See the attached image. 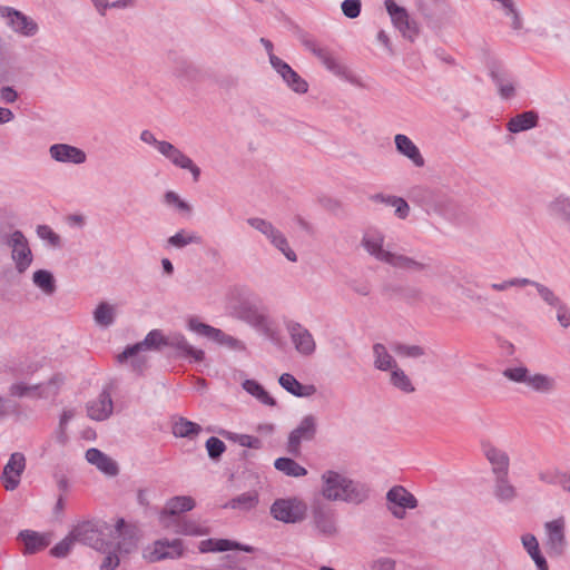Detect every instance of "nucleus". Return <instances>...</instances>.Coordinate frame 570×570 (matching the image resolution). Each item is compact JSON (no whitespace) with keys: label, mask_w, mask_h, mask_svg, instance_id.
<instances>
[{"label":"nucleus","mask_w":570,"mask_h":570,"mask_svg":"<svg viewBox=\"0 0 570 570\" xmlns=\"http://www.w3.org/2000/svg\"><path fill=\"white\" fill-rule=\"evenodd\" d=\"M206 448L212 459L219 458L226 449L224 442L214 436L207 440Z\"/></svg>","instance_id":"nucleus-51"},{"label":"nucleus","mask_w":570,"mask_h":570,"mask_svg":"<svg viewBox=\"0 0 570 570\" xmlns=\"http://www.w3.org/2000/svg\"><path fill=\"white\" fill-rule=\"evenodd\" d=\"M33 283L47 294H52L56 289L53 276L45 269L33 274Z\"/></svg>","instance_id":"nucleus-45"},{"label":"nucleus","mask_w":570,"mask_h":570,"mask_svg":"<svg viewBox=\"0 0 570 570\" xmlns=\"http://www.w3.org/2000/svg\"><path fill=\"white\" fill-rule=\"evenodd\" d=\"M498 82V86H499V90H500V95L508 99V98H511L513 95H514V87L512 83H503L501 80H497Z\"/></svg>","instance_id":"nucleus-60"},{"label":"nucleus","mask_w":570,"mask_h":570,"mask_svg":"<svg viewBox=\"0 0 570 570\" xmlns=\"http://www.w3.org/2000/svg\"><path fill=\"white\" fill-rule=\"evenodd\" d=\"M316 433V421L312 415L305 416L299 425L293 430L288 438L287 451L294 456L301 453V443L303 441H311Z\"/></svg>","instance_id":"nucleus-10"},{"label":"nucleus","mask_w":570,"mask_h":570,"mask_svg":"<svg viewBox=\"0 0 570 570\" xmlns=\"http://www.w3.org/2000/svg\"><path fill=\"white\" fill-rule=\"evenodd\" d=\"M322 494L327 500L360 502L365 498L362 488L337 472L327 471L322 475Z\"/></svg>","instance_id":"nucleus-3"},{"label":"nucleus","mask_w":570,"mask_h":570,"mask_svg":"<svg viewBox=\"0 0 570 570\" xmlns=\"http://www.w3.org/2000/svg\"><path fill=\"white\" fill-rule=\"evenodd\" d=\"M75 542L76 541L70 532L67 538H65L62 541H60L51 549V554L58 558L66 557L71 550Z\"/></svg>","instance_id":"nucleus-49"},{"label":"nucleus","mask_w":570,"mask_h":570,"mask_svg":"<svg viewBox=\"0 0 570 570\" xmlns=\"http://www.w3.org/2000/svg\"><path fill=\"white\" fill-rule=\"evenodd\" d=\"M168 244L178 248L185 247L189 244H199L202 238L194 234H188L185 230L178 232L176 235L168 238Z\"/></svg>","instance_id":"nucleus-47"},{"label":"nucleus","mask_w":570,"mask_h":570,"mask_svg":"<svg viewBox=\"0 0 570 570\" xmlns=\"http://www.w3.org/2000/svg\"><path fill=\"white\" fill-rule=\"evenodd\" d=\"M0 16L8 20L9 26L24 36H32L37 31V24L20 11L9 7H0Z\"/></svg>","instance_id":"nucleus-21"},{"label":"nucleus","mask_w":570,"mask_h":570,"mask_svg":"<svg viewBox=\"0 0 570 570\" xmlns=\"http://www.w3.org/2000/svg\"><path fill=\"white\" fill-rule=\"evenodd\" d=\"M483 452L491 463L492 471L495 475L508 474L509 456L503 450L490 443H485L483 444Z\"/></svg>","instance_id":"nucleus-23"},{"label":"nucleus","mask_w":570,"mask_h":570,"mask_svg":"<svg viewBox=\"0 0 570 570\" xmlns=\"http://www.w3.org/2000/svg\"><path fill=\"white\" fill-rule=\"evenodd\" d=\"M391 383L399 390L405 393L414 392V385L412 384L410 377L404 373L400 367H394L391 370Z\"/></svg>","instance_id":"nucleus-44"},{"label":"nucleus","mask_w":570,"mask_h":570,"mask_svg":"<svg viewBox=\"0 0 570 570\" xmlns=\"http://www.w3.org/2000/svg\"><path fill=\"white\" fill-rule=\"evenodd\" d=\"M372 200L376 203H384L389 206H392L395 208V215L399 218H406L410 212L409 204L401 197L396 196H386L383 194H376L372 196Z\"/></svg>","instance_id":"nucleus-34"},{"label":"nucleus","mask_w":570,"mask_h":570,"mask_svg":"<svg viewBox=\"0 0 570 570\" xmlns=\"http://www.w3.org/2000/svg\"><path fill=\"white\" fill-rule=\"evenodd\" d=\"M71 534L76 542L87 544L96 550H101L107 542L101 539V530L91 521L77 524L71 530Z\"/></svg>","instance_id":"nucleus-15"},{"label":"nucleus","mask_w":570,"mask_h":570,"mask_svg":"<svg viewBox=\"0 0 570 570\" xmlns=\"http://www.w3.org/2000/svg\"><path fill=\"white\" fill-rule=\"evenodd\" d=\"M183 540H157L151 546L147 547L144 551L146 561L154 563L165 559H177L184 554Z\"/></svg>","instance_id":"nucleus-7"},{"label":"nucleus","mask_w":570,"mask_h":570,"mask_svg":"<svg viewBox=\"0 0 570 570\" xmlns=\"http://www.w3.org/2000/svg\"><path fill=\"white\" fill-rule=\"evenodd\" d=\"M395 146L397 151L411 159L415 166L422 167L424 165V158L419 148L407 136L401 134L396 135Z\"/></svg>","instance_id":"nucleus-27"},{"label":"nucleus","mask_w":570,"mask_h":570,"mask_svg":"<svg viewBox=\"0 0 570 570\" xmlns=\"http://www.w3.org/2000/svg\"><path fill=\"white\" fill-rule=\"evenodd\" d=\"M396 268L401 269H407V271H422L424 268V264L407 257L405 255L395 254L392 252H389L387 256L383 261Z\"/></svg>","instance_id":"nucleus-33"},{"label":"nucleus","mask_w":570,"mask_h":570,"mask_svg":"<svg viewBox=\"0 0 570 570\" xmlns=\"http://www.w3.org/2000/svg\"><path fill=\"white\" fill-rule=\"evenodd\" d=\"M86 459L108 475H116L118 473L117 463L98 449H89L86 452Z\"/></svg>","instance_id":"nucleus-28"},{"label":"nucleus","mask_w":570,"mask_h":570,"mask_svg":"<svg viewBox=\"0 0 570 570\" xmlns=\"http://www.w3.org/2000/svg\"><path fill=\"white\" fill-rule=\"evenodd\" d=\"M20 539L24 544V553H36L47 548L50 543L49 538L33 531L21 532Z\"/></svg>","instance_id":"nucleus-31"},{"label":"nucleus","mask_w":570,"mask_h":570,"mask_svg":"<svg viewBox=\"0 0 570 570\" xmlns=\"http://www.w3.org/2000/svg\"><path fill=\"white\" fill-rule=\"evenodd\" d=\"M51 157L58 161L81 164L86 160V154L70 145L58 144L50 147Z\"/></svg>","instance_id":"nucleus-25"},{"label":"nucleus","mask_w":570,"mask_h":570,"mask_svg":"<svg viewBox=\"0 0 570 570\" xmlns=\"http://www.w3.org/2000/svg\"><path fill=\"white\" fill-rule=\"evenodd\" d=\"M184 354L194 358L196 362L203 361L204 356H205V353L202 350H197V348L193 347L191 345L187 346Z\"/></svg>","instance_id":"nucleus-61"},{"label":"nucleus","mask_w":570,"mask_h":570,"mask_svg":"<svg viewBox=\"0 0 570 570\" xmlns=\"http://www.w3.org/2000/svg\"><path fill=\"white\" fill-rule=\"evenodd\" d=\"M384 238L379 232H368L363 238V244L367 252L379 261H384L390 250L383 249Z\"/></svg>","instance_id":"nucleus-32"},{"label":"nucleus","mask_w":570,"mask_h":570,"mask_svg":"<svg viewBox=\"0 0 570 570\" xmlns=\"http://www.w3.org/2000/svg\"><path fill=\"white\" fill-rule=\"evenodd\" d=\"M9 246L12 248L11 256L17 271L24 273L32 263V253L27 238L21 232L16 230L10 237Z\"/></svg>","instance_id":"nucleus-11"},{"label":"nucleus","mask_w":570,"mask_h":570,"mask_svg":"<svg viewBox=\"0 0 570 570\" xmlns=\"http://www.w3.org/2000/svg\"><path fill=\"white\" fill-rule=\"evenodd\" d=\"M234 440L245 448L259 449L262 446V441L253 435L239 434Z\"/></svg>","instance_id":"nucleus-54"},{"label":"nucleus","mask_w":570,"mask_h":570,"mask_svg":"<svg viewBox=\"0 0 570 570\" xmlns=\"http://www.w3.org/2000/svg\"><path fill=\"white\" fill-rule=\"evenodd\" d=\"M188 327L190 331L199 335L206 336L222 345H226L232 350H245V344L242 341L224 333L219 328H215L208 324L200 322L197 317H190L188 320Z\"/></svg>","instance_id":"nucleus-9"},{"label":"nucleus","mask_w":570,"mask_h":570,"mask_svg":"<svg viewBox=\"0 0 570 570\" xmlns=\"http://www.w3.org/2000/svg\"><path fill=\"white\" fill-rule=\"evenodd\" d=\"M165 199L168 204H177V206L183 209V210H187L189 212L190 210V206L183 202L179 196L174 193V191H168L166 195H165Z\"/></svg>","instance_id":"nucleus-58"},{"label":"nucleus","mask_w":570,"mask_h":570,"mask_svg":"<svg viewBox=\"0 0 570 570\" xmlns=\"http://www.w3.org/2000/svg\"><path fill=\"white\" fill-rule=\"evenodd\" d=\"M26 469V458L22 453H12L4 465L1 481L7 491H13L20 483V478Z\"/></svg>","instance_id":"nucleus-14"},{"label":"nucleus","mask_w":570,"mask_h":570,"mask_svg":"<svg viewBox=\"0 0 570 570\" xmlns=\"http://www.w3.org/2000/svg\"><path fill=\"white\" fill-rule=\"evenodd\" d=\"M140 139L146 144H153L157 147L158 142H161L160 140H157L153 132L149 130H144L140 135Z\"/></svg>","instance_id":"nucleus-63"},{"label":"nucleus","mask_w":570,"mask_h":570,"mask_svg":"<svg viewBox=\"0 0 570 570\" xmlns=\"http://www.w3.org/2000/svg\"><path fill=\"white\" fill-rule=\"evenodd\" d=\"M306 47L321 60V62L336 76L353 81L350 70L336 59L333 52L314 41H307Z\"/></svg>","instance_id":"nucleus-13"},{"label":"nucleus","mask_w":570,"mask_h":570,"mask_svg":"<svg viewBox=\"0 0 570 570\" xmlns=\"http://www.w3.org/2000/svg\"><path fill=\"white\" fill-rule=\"evenodd\" d=\"M393 350L401 356L405 357H419L424 354V351L421 346L417 345H404V344H395Z\"/></svg>","instance_id":"nucleus-50"},{"label":"nucleus","mask_w":570,"mask_h":570,"mask_svg":"<svg viewBox=\"0 0 570 570\" xmlns=\"http://www.w3.org/2000/svg\"><path fill=\"white\" fill-rule=\"evenodd\" d=\"M538 115L533 111H525L511 118L508 128L512 132L530 129L537 125Z\"/></svg>","instance_id":"nucleus-35"},{"label":"nucleus","mask_w":570,"mask_h":570,"mask_svg":"<svg viewBox=\"0 0 570 570\" xmlns=\"http://www.w3.org/2000/svg\"><path fill=\"white\" fill-rule=\"evenodd\" d=\"M557 317L562 326H570V311L567 307L559 306Z\"/></svg>","instance_id":"nucleus-59"},{"label":"nucleus","mask_w":570,"mask_h":570,"mask_svg":"<svg viewBox=\"0 0 570 570\" xmlns=\"http://www.w3.org/2000/svg\"><path fill=\"white\" fill-rule=\"evenodd\" d=\"M271 63L294 91L298 94H304L307 91V82L301 78V76L295 72L291 66H288L275 55H271Z\"/></svg>","instance_id":"nucleus-20"},{"label":"nucleus","mask_w":570,"mask_h":570,"mask_svg":"<svg viewBox=\"0 0 570 570\" xmlns=\"http://www.w3.org/2000/svg\"><path fill=\"white\" fill-rule=\"evenodd\" d=\"M114 317L115 308L107 303H101L95 311V321L101 326L110 325Z\"/></svg>","instance_id":"nucleus-46"},{"label":"nucleus","mask_w":570,"mask_h":570,"mask_svg":"<svg viewBox=\"0 0 570 570\" xmlns=\"http://www.w3.org/2000/svg\"><path fill=\"white\" fill-rule=\"evenodd\" d=\"M49 386L42 387L40 385H26L23 383H16L10 387V394L13 396H39V397H46L48 396V390Z\"/></svg>","instance_id":"nucleus-40"},{"label":"nucleus","mask_w":570,"mask_h":570,"mask_svg":"<svg viewBox=\"0 0 570 570\" xmlns=\"http://www.w3.org/2000/svg\"><path fill=\"white\" fill-rule=\"evenodd\" d=\"M171 528L175 533L184 535H206L209 533V528L205 523L186 518L177 519Z\"/></svg>","instance_id":"nucleus-29"},{"label":"nucleus","mask_w":570,"mask_h":570,"mask_svg":"<svg viewBox=\"0 0 570 570\" xmlns=\"http://www.w3.org/2000/svg\"><path fill=\"white\" fill-rule=\"evenodd\" d=\"M538 292L540 296L550 305H558L559 299L554 296V294L547 287L537 284Z\"/></svg>","instance_id":"nucleus-57"},{"label":"nucleus","mask_w":570,"mask_h":570,"mask_svg":"<svg viewBox=\"0 0 570 570\" xmlns=\"http://www.w3.org/2000/svg\"><path fill=\"white\" fill-rule=\"evenodd\" d=\"M306 504L296 498L278 499L271 507L272 515L279 521L286 523H296L302 521L306 515Z\"/></svg>","instance_id":"nucleus-6"},{"label":"nucleus","mask_w":570,"mask_h":570,"mask_svg":"<svg viewBox=\"0 0 570 570\" xmlns=\"http://www.w3.org/2000/svg\"><path fill=\"white\" fill-rule=\"evenodd\" d=\"M522 543L530 556L535 554V553H538V551H540L539 543H538L535 537L532 534H524L522 537Z\"/></svg>","instance_id":"nucleus-56"},{"label":"nucleus","mask_w":570,"mask_h":570,"mask_svg":"<svg viewBox=\"0 0 570 570\" xmlns=\"http://www.w3.org/2000/svg\"><path fill=\"white\" fill-rule=\"evenodd\" d=\"M1 98L6 102H13L17 99V92L10 87H4L1 89Z\"/></svg>","instance_id":"nucleus-62"},{"label":"nucleus","mask_w":570,"mask_h":570,"mask_svg":"<svg viewBox=\"0 0 570 570\" xmlns=\"http://www.w3.org/2000/svg\"><path fill=\"white\" fill-rule=\"evenodd\" d=\"M258 503V494L255 491L243 493L234 498L226 507L232 509L249 510Z\"/></svg>","instance_id":"nucleus-43"},{"label":"nucleus","mask_w":570,"mask_h":570,"mask_svg":"<svg viewBox=\"0 0 570 570\" xmlns=\"http://www.w3.org/2000/svg\"><path fill=\"white\" fill-rule=\"evenodd\" d=\"M373 354L375 357L374 364L375 367L382 371L393 370L397 366L395 360L387 352L386 347L383 344H375L373 346Z\"/></svg>","instance_id":"nucleus-38"},{"label":"nucleus","mask_w":570,"mask_h":570,"mask_svg":"<svg viewBox=\"0 0 570 570\" xmlns=\"http://www.w3.org/2000/svg\"><path fill=\"white\" fill-rule=\"evenodd\" d=\"M200 552H222L227 550H242L253 552V547L243 546L227 539H207L199 542Z\"/></svg>","instance_id":"nucleus-24"},{"label":"nucleus","mask_w":570,"mask_h":570,"mask_svg":"<svg viewBox=\"0 0 570 570\" xmlns=\"http://www.w3.org/2000/svg\"><path fill=\"white\" fill-rule=\"evenodd\" d=\"M188 345L185 336L180 333L165 335L160 330H153L142 342L127 347L122 354L118 355V361L122 362L127 358H131L132 366L141 371L147 361L145 356H140L141 352L151 350L158 351L164 346H170L184 353Z\"/></svg>","instance_id":"nucleus-1"},{"label":"nucleus","mask_w":570,"mask_h":570,"mask_svg":"<svg viewBox=\"0 0 570 570\" xmlns=\"http://www.w3.org/2000/svg\"><path fill=\"white\" fill-rule=\"evenodd\" d=\"M112 400L110 392L105 389L97 399L88 402V416L92 420L102 421L108 419L112 413Z\"/></svg>","instance_id":"nucleus-22"},{"label":"nucleus","mask_w":570,"mask_h":570,"mask_svg":"<svg viewBox=\"0 0 570 570\" xmlns=\"http://www.w3.org/2000/svg\"><path fill=\"white\" fill-rule=\"evenodd\" d=\"M531 558L535 561L540 570H548V563L546 559L540 554V551H538L535 554H532Z\"/></svg>","instance_id":"nucleus-64"},{"label":"nucleus","mask_w":570,"mask_h":570,"mask_svg":"<svg viewBox=\"0 0 570 570\" xmlns=\"http://www.w3.org/2000/svg\"><path fill=\"white\" fill-rule=\"evenodd\" d=\"M550 548L560 554L563 551L564 539V521L562 518L548 522L546 524Z\"/></svg>","instance_id":"nucleus-26"},{"label":"nucleus","mask_w":570,"mask_h":570,"mask_svg":"<svg viewBox=\"0 0 570 570\" xmlns=\"http://www.w3.org/2000/svg\"><path fill=\"white\" fill-rule=\"evenodd\" d=\"M385 6L394 26L403 33L404 37L413 39L417 30L415 23L410 20L406 10L399 7L393 0H386Z\"/></svg>","instance_id":"nucleus-19"},{"label":"nucleus","mask_w":570,"mask_h":570,"mask_svg":"<svg viewBox=\"0 0 570 570\" xmlns=\"http://www.w3.org/2000/svg\"><path fill=\"white\" fill-rule=\"evenodd\" d=\"M342 11L347 18H356L361 12L360 0H345L342 3Z\"/></svg>","instance_id":"nucleus-52"},{"label":"nucleus","mask_w":570,"mask_h":570,"mask_svg":"<svg viewBox=\"0 0 570 570\" xmlns=\"http://www.w3.org/2000/svg\"><path fill=\"white\" fill-rule=\"evenodd\" d=\"M503 374L509 380L518 383H525L533 391L540 393L551 392L556 387L554 379L543 374L531 375L528 368L523 366L505 368Z\"/></svg>","instance_id":"nucleus-5"},{"label":"nucleus","mask_w":570,"mask_h":570,"mask_svg":"<svg viewBox=\"0 0 570 570\" xmlns=\"http://www.w3.org/2000/svg\"><path fill=\"white\" fill-rule=\"evenodd\" d=\"M247 223L252 227L264 234L271 240V243L285 255V257L288 261H297V256L295 252L289 247L284 234L281 230H278L275 226H273L272 223L264 220L262 218H249L247 219Z\"/></svg>","instance_id":"nucleus-8"},{"label":"nucleus","mask_w":570,"mask_h":570,"mask_svg":"<svg viewBox=\"0 0 570 570\" xmlns=\"http://www.w3.org/2000/svg\"><path fill=\"white\" fill-rule=\"evenodd\" d=\"M157 149L167 159H169L175 166L190 170L193 174L194 180L198 181L199 176H200V169L183 151H180L178 148H176L174 145H171L168 141L158 142Z\"/></svg>","instance_id":"nucleus-16"},{"label":"nucleus","mask_w":570,"mask_h":570,"mask_svg":"<svg viewBox=\"0 0 570 570\" xmlns=\"http://www.w3.org/2000/svg\"><path fill=\"white\" fill-rule=\"evenodd\" d=\"M237 315L243 321L247 322L252 326L256 327L261 332H263L266 336H268L272 341H279V332L276 323L271 320L262 309L258 307L244 304Z\"/></svg>","instance_id":"nucleus-4"},{"label":"nucleus","mask_w":570,"mask_h":570,"mask_svg":"<svg viewBox=\"0 0 570 570\" xmlns=\"http://www.w3.org/2000/svg\"><path fill=\"white\" fill-rule=\"evenodd\" d=\"M243 387L246 392L255 396L258 401L266 405H275V400L268 394L267 391L256 381L246 380L243 383Z\"/></svg>","instance_id":"nucleus-41"},{"label":"nucleus","mask_w":570,"mask_h":570,"mask_svg":"<svg viewBox=\"0 0 570 570\" xmlns=\"http://www.w3.org/2000/svg\"><path fill=\"white\" fill-rule=\"evenodd\" d=\"M279 384L289 393L296 396H307L314 392L313 386L301 384L292 374L284 373L279 377Z\"/></svg>","instance_id":"nucleus-36"},{"label":"nucleus","mask_w":570,"mask_h":570,"mask_svg":"<svg viewBox=\"0 0 570 570\" xmlns=\"http://www.w3.org/2000/svg\"><path fill=\"white\" fill-rule=\"evenodd\" d=\"M286 328L295 348L301 354L309 355L315 351V341L308 330L293 321L286 323Z\"/></svg>","instance_id":"nucleus-17"},{"label":"nucleus","mask_w":570,"mask_h":570,"mask_svg":"<svg viewBox=\"0 0 570 570\" xmlns=\"http://www.w3.org/2000/svg\"><path fill=\"white\" fill-rule=\"evenodd\" d=\"M202 428L186 419H179L173 425V433L180 438H193L200 432Z\"/></svg>","instance_id":"nucleus-42"},{"label":"nucleus","mask_w":570,"mask_h":570,"mask_svg":"<svg viewBox=\"0 0 570 570\" xmlns=\"http://www.w3.org/2000/svg\"><path fill=\"white\" fill-rule=\"evenodd\" d=\"M551 210L556 215L570 220V199L564 197H558L551 204Z\"/></svg>","instance_id":"nucleus-48"},{"label":"nucleus","mask_w":570,"mask_h":570,"mask_svg":"<svg viewBox=\"0 0 570 570\" xmlns=\"http://www.w3.org/2000/svg\"><path fill=\"white\" fill-rule=\"evenodd\" d=\"M387 500L393 504V507H391L393 515L399 519L404 518V509H413L416 507L414 495L401 485L394 487L389 491Z\"/></svg>","instance_id":"nucleus-18"},{"label":"nucleus","mask_w":570,"mask_h":570,"mask_svg":"<svg viewBox=\"0 0 570 570\" xmlns=\"http://www.w3.org/2000/svg\"><path fill=\"white\" fill-rule=\"evenodd\" d=\"M116 542H106L105 547L100 550L106 554L104 558L100 570H114L119 566L120 554L129 553L137 543L135 529L125 523L124 520H118L115 529Z\"/></svg>","instance_id":"nucleus-2"},{"label":"nucleus","mask_w":570,"mask_h":570,"mask_svg":"<svg viewBox=\"0 0 570 570\" xmlns=\"http://www.w3.org/2000/svg\"><path fill=\"white\" fill-rule=\"evenodd\" d=\"M528 284H530V281L527 278H513L500 284H492V288L495 291H505L511 286H525Z\"/></svg>","instance_id":"nucleus-55"},{"label":"nucleus","mask_w":570,"mask_h":570,"mask_svg":"<svg viewBox=\"0 0 570 570\" xmlns=\"http://www.w3.org/2000/svg\"><path fill=\"white\" fill-rule=\"evenodd\" d=\"M37 234L40 238L48 240L52 246H57L60 242V237L47 225L38 226Z\"/></svg>","instance_id":"nucleus-53"},{"label":"nucleus","mask_w":570,"mask_h":570,"mask_svg":"<svg viewBox=\"0 0 570 570\" xmlns=\"http://www.w3.org/2000/svg\"><path fill=\"white\" fill-rule=\"evenodd\" d=\"M494 495L500 501H512L517 497V489L508 479V474L497 475Z\"/></svg>","instance_id":"nucleus-37"},{"label":"nucleus","mask_w":570,"mask_h":570,"mask_svg":"<svg viewBox=\"0 0 570 570\" xmlns=\"http://www.w3.org/2000/svg\"><path fill=\"white\" fill-rule=\"evenodd\" d=\"M314 523L316 529L325 537H332L336 533L335 517L332 511L317 509L314 512Z\"/></svg>","instance_id":"nucleus-30"},{"label":"nucleus","mask_w":570,"mask_h":570,"mask_svg":"<svg viewBox=\"0 0 570 570\" xmlns=\"http://www.w3.org/2000/svg\"><path fill=\"white\" fill-rule=\"evenodd\" d=\"M275 468L289 476H304L307 470L289 458H279L275 461Z\"/></svg>","instance_id":"nucleus-39"},{"label":"nucleus","mask_w":570,"mask_h":570,"mask_svg":"<svg viewBox=\"0 0 570 570\" xmlns=\"http://www.w3.org/2000/svg\"><path fill=\"white\" fill-rule=\"evenodd\" d=\"M194 507L195 500L191 497H175L170 499L161 512V525L165 529H171L177 519H183L180 513L190 511Z\"/></svg>","instance_id":"nucleus-12"}]
</instances>
